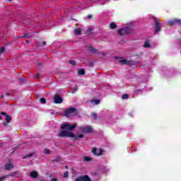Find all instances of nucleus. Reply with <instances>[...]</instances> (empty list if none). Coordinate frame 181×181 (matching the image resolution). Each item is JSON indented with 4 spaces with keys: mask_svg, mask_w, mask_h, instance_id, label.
<instances>
[{
    "mask_svg": "<svg viewBox=\"0 0 181 181\" xmlns=\"http://www.w3.org/2000/svg\"><path fill=\"white\" fill-rule=\"evenodd\" d=\"M64 177H69V172H65L64 174Z\"/></svg>",
    "mask_w": 181,
    "mask_h": 181,
    "instance_id": "2f4dec72",
    "label": "nucleus"
},
{
    "mask_svg": "<svg viewBox=\"0 0 181 181\" xmlns=\"http://www.w3.org/2000/svg\"><path fill=\"white\" fill-rule=\"evenodd\" d=\"M0 119H2V117L0 116Z\"/></svg>",
    "mask_w": 181,
    "mask_h": 181,
    "instance_id": "de8ad7c7",
    "label": "nucleus"
},
{
    "mask_svg": "<svg viewBox=\"0 0 181 181\" xmlns=\"http://www.w3.org/2000/svg\"><path fill=\"white\" fill-rule=\"evenodd\" d=\"M144 47L149 48V47H151V44H149V42L146 41L144 42Z\"/></svg>",
    "mask_w": 181,
    "mask_h": 181,
    "instance_id": "393cba45",
    "label": "nucleus"
},
{
    "mask_svg": "<svg viewBox=\"0 0 181 181\" xmlns=\"http://www.w3.org/2000/svg\"><path fill=\"white\" fill-rule=\"evenodd\" d=\"M38 66H42V62H38Z\"/></svg>",
    "mask_w": 181,
    "mask_h": 181,
    "instance_id": "79ce46f5",
    "label": "nucleus"
},
{
    "mask_svg": "<svg viewBox=\"0 0 181 181\" xmlns=\"http://www.w3.org/2000/svg\"><path fill=\"white\" fill-rule=\"evenodd\" d=\"M168 25L169 26H175V25H178L179 26H181V20L174 18L173 20L168 21Z\"/></svg>",
    "mask_w": 181,
    "mask_h": 181,
    "instance_id": "423d86ee",
    "label": "nucleus"
},
{
    "mask_svg": "<svg viewBox=\"0 0 181 181\" xmlns=\"http://www.w3.org/2000/svg\"><path fill=\"white\" fill-rule=\"evenodd\" d=\"M0 98H4V96L1 95Z\"/></svg>",
    "mask_w": 181,
    "mask_h": 181,
    "instance_id": "37998d69",
    "label": "nucleus"
},
{
    "mask_svg": "<svg viewBox=\"0 0 181 181\" xmlns=\"http://www.w3.org/2000/svg\"><path fill=\"white\" fill-rule=\"evenodd\" d=\"M75 35H81V29L76 28L75 30Z\"/></svg>",
    "mask_w": 181,
    "mask_h": 181,
    "instance_id": "6ab92c4d",
    "label": "nucleus"
},
{
    "mask_svg": "<svg viewBox=\"0 0 181 181\" xmlns=\"http://www.w3.org/2000/svg\"><path fill=\"white\" fill-rule=\"evenodd\" d=\"M65 168L67 169V168H69V167L68 166H65Z\"/></svg>",
    "mask_w": 181,
    "mask_h": 181,
    "instance_id": "49530a36",
    "label": "nucleus"
},
{
    "mask_svg": "<svg viewBox=\"0 0 181 181\" xmlns=\"http://www.w3.org/2000/svg\"><path fill=\"white\" fill-rule=\"evenodd\" d=\"M76 127H77L76 124H62L60 127L61 130L57 134L58 138H71L76 136V134H73V132H69L75 129Z\"/></svg>",
    "mask_w": 181,
    "mask_h": 181,
    "instance_id": "f257e3e1",
    "label": "nucleus"
},
{
    "mask_svg": "<svg viewBox=\"0 0 181 181\" xmlns=\"http://www.w3.org/2000/svg\"><path fill=\"white\" fill-rule=\"evenodd\" d=\"M153 19L154 20V35H156V33H159L160 32V29H162V27L160 26V21L156 17H153Z\"/></svg>",
    "mask_w": 181,
    "mask_h": 181,
    "instance_id": "f03ea898",
    "label": "nucleus"
},
{
    "mask_svg": "<svg viewBox=\"0 0 181 181\" xmlns=\"http://www.w3.org/2000/svg\"><path fill=\"white\" fill-rule=\"evenodd\" d=\"M103 152H104L103 148H99V152L98 153H97V148H93V150H92V153H93V155H95L96 156H101V155H103Z\"/></svg>",
    "mask_w": 181,
    "mask_h": 181,
    "instance_id": "9d476101",
    "label": "nucleus"
},
{
    "mask_svg": "<svg viewBox=\"0 0 181 181\" xmlns=\"http://www.w3.org/2000/svg\"><path fill=\"white\" fill-rule=\"evenodd\" d=\"M93 103H94V104H95L97 105L100 104V100L98 99H95L93 100Z\"/></svg>",
    "mask_w": 181,
    "mask_h": 181,
    "instance_id": "bb28decb",
    "label": "nucleus"
},
{
    "mask_svg": "<svg viewBox=\"0 0 181 181\" xmlns=\"http://www.w3.org/2000/svg\"><path fill=\"white\" fill-rule=\"evenodd\" d=\"M39 74H37L36 75H35V78H39Z\"/></svg>",
    "mask_w": 181,
    "mask_h": 181,
    "instance_id": "4c0bfd02",
    "label": "nucleus"
},
{
    "mask_svg": "<svg viewBox=\"0 0 181 181\" xmlns=\"http://www.w3.org/2000/svg\"><path fill=\"white\" fill-rule=\"evenodd\" d=\"M90 116L94 121H97L98 119V115H97V113L94 112L90 114Z\"/></svg>",
    "mask_w": 181,
    "mask_h": 181,
    "instance_id": "2eb2a0df",
    "label": "nucleus"
},
{
    "mask_svg": "<svg viewBox=\"0 0 181 181\" xmlns=\"http://www.w3.org/2000/svg\"><path fill=\"white\" fill-rule=\"evenodd\" d=\"M54 103L55 104H62V103H63V98H62L59 95L55 94L54 96Z\"/></svg>",
    "mask_w": 181,
    "mask_h": 181,
    "instance_id": "6e6552de",
    "label": "nucleus"
},
{
    "mask_svg": "<svg viewBox=\"0 0 181 181\" xmlns=\"http://www.w3.org/2000/svg\"><path fill=\"white\" fill-rule=\"evenodd\" d=\"M117 33L118 35H119V36H125V35H128L130 33L129 28L126 27L124 28H120L118 30Z\"/></svg>",
    "mask_w": 181,
    "mask_h": 181,
    "instance_id": "20e7f679",
    "label": "nucleus"
},
{
    "mask_svg": "<svg viewBox=\"0 0 181 181\" xmlns=\"http://www.w3.org/2000/svg\"><path fill=\"white\" fill-rule=\"evenodd\" d=\"M32 34L28 33L27 34H24L21 37H32Z\"/></svg>",
    "mask_w": 181,
    "mask_h": 181,
    "instance_id": "b1692460",
    "label": "nucleus"
},
{
    "mask_svg": "<svg viewBox=\"0 0 181 181\" xmlns=\"http://www.w3.org/2000/svg\"><path fill=\"white\" fill-rule=\"evenodd\" d=\"M78 74H79V76H84V74H86V71L83 69H78Z\"/></svg>",
    "mask_w": 181,
    "mask_h": 181,
    "instance_id": "f3484780",
    "label": "nucleus"
},
{
    "mask_svg": "<svg viewBox=\"0 0 181 181\" xmlns=\"http://www.w3.org/2000/svg\"><path fill=\"white\" fill-rule=\"evenodd\" d=\"M71 138H74V139L75 141H77V139H78V138H84V134H78V136L77 135H75V136L74 137H71Z\"/></svg>",
    "mask_w": 181,
    "mask_h": 181,
    "instance_id": "a211bd4d",
    "label": "nucleus"
},
{
    "mask_svg": "<svg viewBox=\"0 0 181 181\" xmlns=\"http://www.w3.org/2000/svg\"><path fill=\"white\" fill-rule=\"evenodd\" d=\"M1 115H4V117H6V119H5L6 122H7L8 124H9V122H11V121H12V117H11V115H6V112H1Z\"/></svg>",
    "mask_w": 181,
    "mask_h": 181,
    "instance_id": "9b49d317",
    "label": "nucleus"
},
{
    "mask_svg": "<svg viewBox=\"0 0 181 181\" xmlns=\"http://www.w3.org/2000/svg\"><path fill=\"white\" fill-rule=\"evenodd\" d=\"M16 175H19V172L15 171L13 173L6 175V177H13V176H16Z\"/></svg>",
    "mask_w": 181,
    "mask_h": 181,
    "instance_id": "dca6fc26",
    "label": "nucleus"
},
{
    "mask_svg": "<svg viewBox=\"0 0 181 181\" xmlns=\"http://www.w3.org/2000/svg\"><path fill=\"white\" fill-rule=\"evenodd\" d=\"M19 81H20V83L22 84V83H25V78H19Z\"/></svg>",
    "mask_w": 181,
    "mask_h": 181,
    "instance_id": "7c9ffc66",
    "label": "nucleus"
},
{
    "mask_svg": "<svg viewBox=\"0 0 181 181\" xmlns=\"http://www.w3.org/2000/svg\"><path fill=\"white\" fill-rule=\"evenodd\" d=\"M77 91V88L72 87L71 88L70 93L71 94H74Z\"/></svg>",
    "mask_w": 181,
    "mask_h": 181,
    "instance_id": "aec40b11",
    "label": "nucleus"
},
{
    "mask_svg": "<svg viewBox=\"0 0 181 181\" xmlns=\"http://www.w3.org/2000/svg\"><path fill=\"white\" fill-rule=\"evenodd\" d=\"M53 162H57V159L54 160Z\"/></svg>",
    "mask_w": 181,
    "mask_h": 181,
    "instance_id": "c03bdc74",
    "label": "nucleus"
},
{
    "mask_svg": "<svg viewBox=\"0 0 181 181\" xmlns=\"http://www.w3.org/2000/svg\"><path fill=\"white\" fill-rule=\"evenodd\" d=\"M42 45H43L44 46H46V42L43 41V42H42Z\"/></svg>",
    "mask_w": 181,
    "mask_h": 181,
    "instance_id": "ea45409f",
    "label": "nucleus"
},
{
    "mask_svg": "<svg viewBox=\"0 0 181 181\" xmlns=\"http://www.w3.org/2000/svg\"><path fill=\"white\" fill-rule=\"evenodd\" d=\"M93 30V28H89L88 29V32H91Z\"/></svg>",
    "mask_w": 181,
    "mask_h": 181,
    "instance_id": "e433bc0d",
    "label": "nucleus"
},
{
    "mask_svg": "<svg viewBox=\"0 0 181 181\" xmlns=\"http://www.w3.org/2000/svg\"><path fill=\"white\" fill-rule=\"evenodd\" d=\"M69 64H71L72 66H76V61L70 60Z\"/></svg>",
    "mask_w": 181,
    "mask_h": 181,
    "instance_id": "c85d7f7f",
    "label": "nucleus"
},
{
    "mask_svg": "<svg viewBox=\"0 0 181 181\" xmlns=\"http://www.w3.org/2000/svg\"><path fill=\"white\" fill-rule=\"evenodd\" d=\"M75 181H91V178L88 175H81L76 178Z\"/></svg>",
    "mask_w": 181,
    "mask_h": 181,
    "instance_id": "0eeeda50",
    "label": "nucleus"
},
{
    "mask_svg": "<svg viewBox=\"0 0 181 181\" xmlns=\"http://www.w3.org/2000/svg\"><path fill=\"white\" fill-rule=\"evenodd\" d=\"M6 95L9 96V95H11V93H7L6 94Z\"/></svg>",
    "mask_w": 181,
    "mask_h": 181,
    "instance_id": "a19ab883",
    "label": "nucleus"
},
{
    "mask_svg": "<svg viewBox=\"0 0 181 181\" xmlns=\"http://www.w3.org/2000/svg\"><path fill=\"white\" fill-rule=\"evenodd\" d=\"M115 28H117V24H115V23H111L110 29H115Z\"/></svg>",
    "mask_w": 181,
    "mask_h": 181,
    "instance_id": "5701e85b",
    "label": "nucleus"
},
{
    "mask_svg": "<svg viewBox=\"0 0 181 181\" xmlns=\"http://www.w3.org/2000/svg\"><path fill=\"white\" fill-rule=\"evenodd\" d=\"M84 160H86V162H90L91 158L88 157V156H85L84 157Z\"/></svg>",
    "mask_w": 181,
    "mask_h": 181,
    "instance_id": "cd10ccee",
    "label": "nucleus"
},
{
    "mask_svg": "<svg viewBox=\"0 0 181 181\" xmlns=\"http://www.w3.org/2000/svg\"><path fill=\"white\" fill-rule=\"evenodd\" d=\"M122 100H128V98H129V95H128V94H123L122 95Z\"/></svg>",
    "mask_w": 181,
    "mask_h": 181,
    "instance_id": "412c9836",
    "label": "nucleus"
},
{
    "mask_svg": "<svg viewBox=\"0 0 181 181\" xmlns=\"http://www.w3.org/2000/svg\"><path fill=\"white\" fill-rule=\"evenodd\" d=\"M93 18V16L91 15H88L87 19H91Z\"/></svg>",
    "mask_w": 181,
    "mask_h": 181,
    "instance_id": "f704fd0d",
    "label": "nucleus"
},
{
    "mask_svg": "<svg viewBox=\"0 0 181 181\" xmlns=\"http://www.w3.org/2000/svg\"><path fill=\"white\" fill-rule=\"evenodd\" d=\"M37 171L33 170L30 173V177H31L33 179H37Z\"/></svg>",
    "mask_w": 181,
    "mask_h": 181,
    "instance_id": "4468645a",
    "label": "nucleus"
},
{
    "mask_svg": "<svg viewBox=\"0 0 181 181\" xmlns=\"http://www.w3.org/2000/svg\"><path fill=\"white\" fill-rule=\"evenodd\" d=\"M3 125H4V127H8V124H7L6 122H3Z\"/></svg>",
    "mask_w": 181,
    "mask_h": 181,
    "instance_id": "c9c22d12",
    "label": "nucleus"
},
{
    "mask_svg": "<svg viewBox=\"0 0 181 181\" xmlns=\"http://www.w3.org/2000/svg\"><path fill=\"white\" fill-rule=\"evenodd\" d=\"M4 52H5V47H2L0 49V54H2V53H4Z\"/></svg>",
    "mask_w": 181,
    "mask_h": 181,
    "instance_id": "c756f323",
    "label": "nucleus"
},
{
    "mask_svg": "<svg viewBox=\"0 0 181 181\" xmlns=\"http://www.w3.org/2000/svg\"><path fill=\"white\" fill-rule=\"evenodd\" d=\"M93 66H94V62H89V67H93Z\"/></svg>",
    "mask_w": 181,
    "mask_h": 181,
    "instance_id": "72a5a7b5",
    "label": "nucleus"
},
{
    "mask_svg": "<svg viewBox=\"0 0 181 181\" xmlns=\"http://www.w3.org/2000/svg\"><path fill=\"white\" fill-rule=\"evenodd\" d=\"M44 153H45L46 155H50V153H52V151H50V150H49L48 148H45Z\"/></svg>",
    "mask_w": 181,
    "mask_h": 181,
    "instance_id": "4be33fe9",
    "label": "nucleus"
},
{
    "mask_svg": "<svg viewBox=\"0 0 181 181\" xmlns=\"http://www.w3.org/2000/svg\"><path fill=\"white\" fill-rule=\"evenodd\" d=\"M77 109L75 107H69L68 110H65L64 115L65 117H71V114L76 112Z\"/></svg>",
    "mask_w": 181,
    "mask_h": 181,
    "instance_id": "39448f33",
    "label": "nucleus"
},
{
    "mask_svg": "<svg viewBox=\"0 0 181 181\" xmlns=\"http://www.w3.org/2000/svg\"><path fill=\"white\" fill-rule=\"evenodd\" d=\"M26 43H29V41H28V40H26Z\"/></svg>",
    "mask_w": 181,
    "mask_h": 181,
    "instance_id": "a18cd8bd",
    "label": "nucleus"
},
{
    "mask_svg": "<svg viewBox=\"0 0 181 181\" xmlns=\"http://www.w3.org/2000/svg\"><path fill=\"white\" fill-rule=\"evenodd\" d=\"M8 1H12V0H8Z\"/></svg>",
    "mask_w": 181,
    "mask_h": 181,
    "instance_id": "09e8293b",
    "label": "nucleus"
},
{
    "mask_svg": "<svg viewBox=\"0 0 181 181\" xmlns=\"http://www.w3.org/2000/svg\"><path fill=\"white\" fill-rule=\"evenodd\" d=\"M88 51L93 54H100V52L98 49L94 48L93 46L88 47Z\"/></svg>",
    "mask_w": 181,
    "mask_h": 181,
    "instance_id": "1a4fd4ad",
    "label": "nucleus"
},
{
    "mask_svg": "<svg viewBox=\"0 0 181 181\" xmlns=\"http://www.w3.org/2000/svg\"><path fill=\"white\" fill-rule=\"evenodd\" d=\"M79 130L83 134H90L93 132V127L91 126H81Z\"/></svg>",
    "mask_w": 181,
    "mask_h": 181,
    "instance_id": "7ed1b4c3",
    "label": "nucleus"
},
{
    "mask_svg": "<svg viewBox=\"0 0 181 181\" xmlns=\"http://www.w3.org/2000/svg\"><path fill=\"white\" fill-rule=\"evenodd\" d=\"M50 181H57V179H56V178H52Z\"/></svg>",
    "mask_w": 181,
    "mask_h": 181,
    "instance_id": "58836bf2",
    "label": "nucleus"
},
{
    "mask_svg": "<svg viewBox=\"0 0 181 181\" xmlns=\"http://www.w3.org/2000/svg\"><path fill=\"white\" fill-rule=\"evenodd\" d=\"M119 62L122 63L123 64H127V65H131V64H134L136 63L134 61H128L127 59H120Z\"/></svg>",
    "mask_w": 181,
    "mask_h": 181,
    "instance_id": "f8f14e48",
    "label": "nucleus"
},
{
    "mask_svg": "<svg viewBox=\"0 0 181 181\" xmlns=\"http://www.w3.org/2000/svg\"><path fill=\"white\" fill-rule=\"evenodd\" d=\"M40 101L41 104H46V98H41L40 99Z\"/></svg>",
    "mask_w": 181,
    "mask_h": 181,
    "instance_id": "a878e982",
    "label": "nucleus"
},
{
    "mask_svg": "<svg viewBox=\"0 0 181 181\" xmlns=\"http://www.w3.org/2000/svg\"><path fill=\"white\" fill-rule=\"evenodd\" d=\"M30 156H33V153H30L24 157L25 158H30Z\"/></svg>",
    "mask_w": 181,
    "mask_h": 181,
    "instance_id": "473e14b6",
    "label": "nucleus"
},
{
    "mask_svg": "<svg viewBox=\"0 0 181 181\" xmlns=\"http://www.w3.org/2000/svg\"><path fill=\"white\" fill-rule=\"evenodd\" d=\"M13 168H15V166L11 163V161H9V163L5 165L4 169L6 170H11V169H13Z\"/></svg>",
    "mask_w": 181,
    "mask_h": 181,
    "instance_id": "ddd939ff",
    "label": "nucleus"
}]
</instances>
